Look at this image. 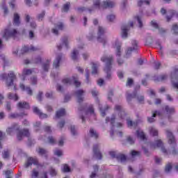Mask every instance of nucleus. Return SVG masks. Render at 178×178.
<instances>
[{
  "label": "nucleus",
  "instance_id": "nucleus-57",
  "mask_svg": "<svg viewBox=\"0 0 178 178\" xmlns=\"http://www.w3.org/2000/svg\"><path fill=\"white\" fill-rule=\"evenodd\" d=\"M117 159L121 162H124V161L127 159V157L124 154H120L117 156Z\"/></svg>",
  "mask_w": 178,
  "mask_h": 178
},
{
  "label": "nucleus",
  "instance_id": "nucleus-62",
  "mask_svg": "<svg viewBox=\"0 0 178 178\" xmlns=\"http://www.w3.org/2000/svg\"><path fill=\"white\" fill-rule=\"evenodd\" d=\"M131 45H132V48L133 49L137 50V47L138 45V42L136 40H131Z\"/></svg>",
  "mask_w": 178,
  "mask_h": 178
},
{
  "label": "nucleus",
  "instance_id": "nucleus-14",
  "mask_svg": "<svg viewBox=\"0 0 178 178\" xmlns=\"http://www.w3.org/2000/svg\"><path fill=\"white\" fill-rule=\"evenodd\" d=\"M102 8V4H101V0H94L93 1V6L91 8L88 9L90 13L91 12H95L97 9H101Z\"/></svg>",
  "mask_w": 178,
  "mask_h": 178
},
{
  "label": "nucleus",
  "instance_id": "nucleus-32",
  "mask_svg": "<svg viewBox=\"0 0 178 178\" xmlns=\"http://www.w3.org/2000/svg\"><path fill=\"white\" fill-rule=\"evenodd\" d=\"M51 66V60H47L46 62H44L42 67L44 70V72H48L49 70V67Z\"/></svg>",
  "mask_w": 178,
  "mask_h": 178
},
{
  "label": "nucleus",
  "instance_id": "nucleus-9",
  "mask_svg": "<svg viewBox=\"0 0 178 178\" xmlns=\"http://www.w3.org/2000/svg\"><path fill=\"white\" fill-rule=\"evenodd\" d=\"M60 41L61 42L58 45H57V49H58V51H62L63 47H65V48L67 49L69 48V36H63L60 39Z\"/></svg>",
  "mask_w": 178,
  "mask_h": 178
},
{
  "label": "nucleus",
  "instance_id": "nucleus-23",
  "mask_svg": "<svg viewBox=\"0 0 178 178\" xmlns=\"http://www.w3.org/2000/svg\"><path fill=\"white\" fill-rule=\"evenodd\" d=\"M36 152H38V155L44 156V158H48V150L42 147H38V149H36Z\"/></svg>",
  "mask_w": 178,
  "mask_h": 178
},
{
  "label": "nucleus",
  "instance_id": "nucleus-45",
  "mask_svg": "<svg viewBox=\"0 0 178 178\" xmlns=\"http://www.w3.org/2000/svg\"><path fill=\"white\" fill-rule=\"evenodd\" d=\"M69 9H70V3H67L63 5L62 12L64 13H67V12H69Z\"/></svg>",
  "mask_w": 178,
  "mask_h": 178
},
{
  "label": "nucleus",
  "instance_id": "nucleus-18",
  "mask_svg": "<svg viewBox=\"0 0 178 178\" xmlns=\"http://www.w3.org/2000/svg\"><path fill=\"white\" fill-rule=\"evenodd\" d=\"M63 56V54H60L56 57V59L53 63V67H55V69H59V67L60 66V60H62Z\"/></svg>",
  "mask_w": 178,
  "mask_h": 178
},
{
  "label": "nucleus",
  "instance_id": "nucleus-44",
  "mask_svg": "<svg viewBox=\"0 0 178 178\" xmlns=\"http://www.w3.org/2000/svg\"><path fill=\"white\" fill-rule=\"evenodd\" d=\"M30 83L31 86H37V83H38V79L35 76H32L30 78Z\"/></svg>",
  "mask_w": 178,
  "mask_h": 178
},
{
  "label": "nucleus",
  "instance_id": "nucleus-51",
  "mask_svg": "<svg viewBox=\"0 0 178 178\" xmlns=\"http://www.w3.org/2000/svg\"><path fill=\"white\" fill-rule=\"evenodd\" d=\"M49 144H51V145H55L56 144V139L54 136H49L48 138Z\"/></svg>",
  "mask_w": 178,
  "mask_h": 178
},
{
  "label": "nucleus",
  "instance_id": "nucleus-33",
  "mask_svg": "<svg viewBox=\"0 0 178 178\" xmlns=\"http://www.w3.org/2000/svg\"><path fill=\"white\" fill-rule=\"evenodd\" d=\"M167 79H168V75L162 74V75H160L159 76L154 77V81L156 83H158L159 81H165V80H166Z\"/></svg>",
  "mask_w": 178,
  "mask_h": 178
},
{
  "label": "nucleus",
  "instance_id": "nucleus-19",
  "mask_svg": "<svg viewBox=\"0 0 178 178\" xmlns=\"http://www.w3.org/2000/svg\"><path fill=\"white\" fill-rule=\"evenodd\" d=\"M115 110L118 112V116L121 118V119H124V116H126V113L124 110H123V107L120 105H115Z\"/></svg>",
  "mask_w": 178,
  "mask_h": 178
},
{
  "label": "nucleus",
  "instance_id": "nucleus-50",
  "mask_svg": "<svg viewBox=\"0 0 178 178\" xmlns=\"http://www.w3.org/2000/svg\"><path fill=\"white\" fill-rule=\"evenodd\" d=\"M135 20H136L138 23V26L140 27V29H141L143 27V21H142V18L140 16L136 15L134 17Z\"/></svg>",
  "mask_w": 178,
  "mask_h": 178
},
{
  "label": "nucleus",
  "instance_id": "nucleus-39",
  "mask_svg": "<svg viewBox=\"0 0 178 178\" xmlns=\"http://www.w3.org/2000/svg\"><path fill=\"white\" fill-rule=\"evenodd\" d=\"M137 94V90H135L133 94L131 93H127V101L130 102L133 98H136Z\"/></svg>",
  "mask_w": 178,
  "mask_h": 178
},
{
  "label": "nucleus",
  "instance_id": "nucleus-54",
  "mask_svg": "<svg viewBox=\"0 0 178 178\" xmlns=\"http://www.w3.org/2000/svg\"><path fill=\"white\" fill-rule=\"evenodd\" d=\"M49 174L51 177H55V176H56V175H58V171H56L55 170V168L51 167V168H50V170H49Z\"/></svg>",
  "mask_w": 178,
  "mask_h": 178
},
{
  "label": "nucleus",
  "instance_id": "nucleus-49",
  "mask_svg": "<svg viewBox=\"0 0 178 178\" xmlns=\"http://www.w3.org/2000/svg\"><path fill=\"white\" fill-rule=\"evenodd\" d=\"M133 51H136V49H134L133 47H128L126 51L125 58H130V56H131V52H133Z\"/></svg>",
  "mask_w": 178,
  "mask_h": 178
},
{
  "label": "nucleus",
  "instance_id": "nucleus-40",
  "mask_svg": "<svg viewBox=\"0 0 178 178\" xmlns=\"http://www.w3.org/2000/svg\"><path fill=\"white\" fill-rule=\"evenodd\" d=\"M164 109H165V112L167 113H169L170 115H172V114L175 113V107H170L169 106H165L164 107Z\"/></svg>",
  "mask_w": 178,
  "mask_h": 178
},
{
  "label": "nucleus",
  "instance_id": "nucleus-41",
  "mask_svg": "<svg viewBox=\"0 0 178 178\" xmlns=\"http://www.w3.org/2000/svg\"><path fill=\"white\" fill-rule=\"evenodd\" d=\"M89 134L90 135V137H93V138H98V132L92 128L90 129Z\"/></svg>",
  "mask_w": 178,
  "mask_h": 178
},
{
  "label": "nucleus",
  "instance_id": "nucleus-53",
  "mask_svg": "<svg viewBox=\"0 0 178 178\" xmlns=\"http://www.w3.org/2000/svg\"><path fill=\"white\" fill-rule=\"evenodd\" d=\"M62 83L65 86H70L72 84V79L70 78H65L63 79Z\"/></svg>",
  "mask_w": 178,
  "mask_h": 178
},
{
  "label": "nucleus",
  "instance_id": "nucleus-48",
  "mask_svg": "<svg viewBox=\"0 0 178 178\" xmlns=\"http://www.w3.org/2000/svg\"><path fill=\"white\" fill-rule=\"evenodd\" d=\"M149 130L152 136H158V129H156L154 127H150Z\"/></svg>",
  "mask_w": 178,
  "mask_h": 178
},
{
  "label": "nucleus",
  "instance_id": "nucleus-35",
  "mask_svg": "<svg viewBox=\"0 0 178 178\" xmlns=\"http://www.w3.org/2000/svg\"><path fill=\"white\" fill-rule=\"evenodd\" d=\"M65 115H66V110H65V108H61L56 111V117L59 118L65 116Z\"/></svg>",
  "mask_w": 178,
  "mask_h": 178
},
{
  "label": "nucleus",
  "instance_id": "nucleus-60",
  "mask_svg": "<svg viewBox=\"0 0 178 178\" xmlns=\"http://www.w3.org/2000/svg\"><path fill=\"white\" fill-rule=\"evenodd\" d=\"M38 175H40V172L35 169H33L31 172V177L32 178H37L38 177Z\"/></svg>",
  "mask_w": 178,
  "mask_h": 178
},
{
  "label": "nucleus",
  "instance_id": "nucleus-27",
  "mask_svg": "<svg viewBox=\"0 0 178 178\" xmlns=\"http://www.w3.org/2000/svg\"><path fill=\"white\" fill-rule=\"evenodd\" d=\"M79 51L77 49H74L71 52V59L72 60H79Z\"/></svg>",
  "mask_w": 178,
  "mask_h": 178
},
{
  "label": "nucleus",
  "instance_id": "nucleus-58",
  "mask_svg": "<svg viewBox=\"0 0 178 178\" xmlns=\"http://www.w3.org/2000/svg\"><path fill=\"white\" fill-rule=\"evenodd\" d=\"M131 155L132 158H136V156H140V155H141V152H137L136 150H132L131 152Z\"/></svg>",
  "mask_w": 178,
  "mask_h": 178
},
{
  "label": "nucleus",
  "instance_id": "nucleus-6",
  "mask_svg": "<svg viewBox=\"0 0 178 178\" xmlns=\"http://www.w3.org/2000/svg\"><path fill=\"white\" fill-rule=\"evenodd\" d=\"M17 33V29L8 26L3 31L2 37L6 40H9V38H12V37H16Z\"/></svg>",
  "mask_w": 178,
  "mask_h": 178
},
{
  "label": "nucleus",
  "instance_id": "nucleus-30",
  "mask_svg": "<svg viewBox=\"0 0 178 178\" xmlns=\"http://www.w3.org/2000/svg\"><path fill=\"white\" fill-rule=\"evenodd\" d=\"M173 16H176L178 18V13H176L175 10L168 11V14L166 17L167 22H170V19L173 17Z\"/></svg>",
  "mask_w": 178,
  "mask_h": 178
},
{
  "label": "nucleus",
  "instance_id": "nucleus-61",
  "mask_svg": "<svg viewBox=\"0 0 178 178\" xmlns=\"http://www.w3.org/2000/svg\"><path fill=\"white\" fill-rule=\"evenodd\" d=\"M143 3H145L146 5H149V0H140L138 2V6H142Z\"/></svg>",
  "mask_w": 178,
  "mask_h": 178
},
{
  "label": "nucleus",
  "instance_id": "nucleus-15",
  "mask_svg": "<svg viewBox=\"0 0 178 178\" xmlns=\"http://www.w3.org/2000/svg\"><path fill=\"white\" fill-rule=\"evenodd\" d=\"M93 153L94 156L97 158V159H102V154L99 152V145L96 144L93 146Z\"/></svg>",
  "mask_w": 178,
  "mask_h": 178
},
{
  "label": "nucleus",
  "instance_id": "nucleus-1",
  "mask_svg": "<svg viewBox=\"0 0 178 178\" xmlns=\"http://www.w3.org/2000/svg\"><path fill=\"white\" fill-rule=\"evenodd\" d=\"M6 131L10 136H13L16 133L18 141H22L24 137H30V131H29V129H20V125L18 124H13L10 127L7 128Z\"/></svg>",
  "mask_w": 178,
  "mask_h": 178
},
{
  "label": "nucleus",
  "instance_id": "nucleus-7",
  "mask_svg": "<svg viewBox=\"0 0 178 178\" xmlns=\"http://www.w3.org/2000/svg\"><path fill=\"white\" fill-rule=\"evenodd\" d=\"M115 119H116V115L115 114H113L111 118H109V117H107L106 118V123H108V122H110L111 124L112 125V127H111L112 131H111V136H113V132L115 131V130H116V129L119 127H122V126H123V124L120 122H118L115 125Z\"/></svg>",
  "mask_w": 178,
  "mask_h": 178
},
{
  "label": "nucleus",
  "instance_id": "nucleus-42",
  "mask_svg": "<svg viewBox=\"0 0 178 178\" xmlns=\"http://www.w3.org/2000/svg\"><path fill=\"white\" fill-rule=\"evenodd\" d=\"M61 170L62 172H63V173H69V172H72L70 167H69V165L67 164L63 165V168H61Z\"/></svg>",
  "mask_w": 178,
  "mask_h": 178
},
{
  "label": "nucleus",
  "instance_id": "nucleus-37",
  "mask_svg": "<svg viewBox=\"0 0 178 178\" xmlns=\"http://www.w3.org/2000/svg\"><path fill=\"white\" fill-rule=\"evenodd\" d=\"M70 129L71 134L72 136H73V137H76L79 136V132H77V129H76V126L71 125Z\"/></svg>",
  "mask_w": 178,
  "mask_h": 178
},
{
  "label": "nucleus",
  "instance_id": "nucleus-28",
  "mask_svg": "<svg viewBox=\"0 0 178 178\" xmlns=\"http://www.w3.org/2000/svg\"><path fill=\"white\" fill-rule=\"evenodd\" d=\"M121 47H122V44H120V42H115L114 48L115 49L117 56H120V55H122V50L120 49Z\"/></svg>",
  "mask_w": 178,
  "mask_h": 178
},
{
  "label": "nucleus",
  "instance_id": "nucleus-43",
  "mask_svg": "<svg viewBox=\"0 0 178 178\" xmlns=\"http://www.w3.org/2000/svg\"><path fill=\"white\" fill-rule=\"evenodd\" d=\"M33 73V70L27 68H24L22 70V76L24 77L26 76H30Z\"/></svg>",
  "mask_w": 178,
  "mask_h": 178
},
{
  "label": "nucleus",
  "instance_id": "nucleus-55",
  "mask_svg": "<svg viewBox=\"0 0 178 178\" xmlns=\"http://www.w3.org/2000/svg\"><path fill=\"white\" fill-rule=\"evenodd\" d=\"M172 163H168V164H166L165 168V173H170V171L172 170Z\"/></svg>",
  "mask_w": 178,
  "mask_h": 178
},
{
  "label": "nucleus",
  "instance_id": "nucleus-13",
  "mask_svg": "<svg viewBox=\"0 0 178 178\" xmlns=\"http://www.w3.org/2000/svg\"><path fill=\"white\" fill-rule=\"evenodd\" d=\"M84 94H86V90L81 89L75 92V95L77 98V102H79V104H81V102L84 101V97H83Z\"/></svg>",
  "mask_w": 178,
  "mask_h": 178
},
{
  "label": "nucleus",
  "instance_id": "nucleus-56",
  "mask_svg": "<svg viewBox=\"0 0 178 178\" xmlns=\"http://www.w3.org/2000/svg\"><path fill=\"white\" fill-rule=\"evenodd\" d=\"M6 178H12L13 177V171L12 170H7L5 172Z\"/></svg>",
  "mask_w": 178,
  "mask_h": 178
},
{
  "label": "nucleus",
  "instance_id": "nucleus-25",
  "mask_svg": "<svg viewBox=\"0 0 178 178\" xmlns=\"http://www.w3.org/2000/svg\"><path fill=\"white\" fill-rule=\"evenodd\" d=\"M17 106L19 109H29L30 108V105L26 102H19Z\"/></svg>",
  "mask_w": 178,
  "mask_h": 178
},
{
  "label": "nucleus",
  "instance_id": "nucleus-16",
  "mask_svg": "<svg viewBox=\"0 0 178 178\" xmlns=\"http://www.w3.org/2000/svg\"><path fill=\"white\" fill-rule=\"evenodd\" d=\"M32 165H38V161L34 158L29 157L24 164V168H30Z\"/></svg>",
  "mask_w": 178,
  "mask_h": 178
},
{
  "label": "nucleus",
  "instance_id": "nucleus-29",
  "mask_svg": "<svg viewBox=\"0 0 178 178\" xmlns=\"http://www.w3.org/2000/svg\"><path fill=\"white\" fill-rule=\"evenodd\" d=\"M157 115H159V111H152V115L151 117H147L148 123H154L155 122V118H156Z\"/></svg>",
  "mask_w": 178,
  "mask_h": 178
},
{
  "label": "nucleus",
  "instance_id": "nucleus-24",
  "mask_svg": "<svg viewBox=\"0 0 178 178\" xmlns=\"http://www.w3.org/2000/svg\"><path fill=\"white\" fill-rule=\"evenodd\" d=\"M166 133L167 137L168 138L169 144H175L176 139H175V136H173V134L169 130H167Z\"/></svg>",
  "mask_w": 178,
  "mask_h": 178
},
{
  "label": "nucleus",
  "instance_id": "nucleus-12",
  "mask_svg": "<svg viewBox=\"0 0 178 178\" xmlns=\"http://www.w3.org/2000/svg\"><path fill=\"white\" fill-rule=\"evenodd\" d=\"M115 1L111 0H104L102 3V8L104 9H112V8H115Z\"/></svg>",
  "mask_w": 178,
  "mask_h": 178
},
{
  "label": "nucleus",
  "instance_id": "nucleus-3",
  "mask_svg": "<svg viewBox=\"0 0 178 178\" xmlns=\"http://www.w3.org/2000/svg\"><path fill=\"white\" fill-rule=\"evenodd\" d=\"M102 62L106 63L104 67V72L106 74V79L107 80H111L112 79V63H113V56H103L101 58Z\"/></svg>",
  "mask_w": 178,
  "mask_h": 178
},
{
  "label": "nucleus",
  "instance_id": "nucleus-2",
  "mask_svg": "<svg viewBox=\"0 0 178 178\" xmlns=\"http://www.w3.org/2000/svg\"><path fill=\"white\" fill-rule=\"evenodd\" d=\"M150 147L151 148H153V149H155V148H161L162 152H163L165 155H173L175 156L178 154V150L175 147H171L168 151L163 147V143L161 140H157L154 143H151Z\"/></svg>",
  "mask_w": 178,
  "mask_h": 178
},
{
  "label": "nucleus",
  "instance_id": "nucleus-21",
  "mask_svg": "<svg viewBox=\"0 0 178 178\" xmlns=\"http://www.w3.org/2000/svg\"><path fill=\"white\" fill-rule=\"evenodd\" d=\"M19 88H21L22 91H26L28 95H33V90H31V88H30V86H25L24 84L20 83Z\"/></svg>",
  "mask_w": 178,
  "mask_h": 178
},
{
  "label": "nucleus",
  "instance_id": "nucleus-47",
  "mask_svg": "<svg viewBox=\"0 0 178 178\" xmlns=\"http://www.w3.org/2000/svg\"><path fill=\"white\" fill-rule=\"evenodd\" d=\"M8 98H9V99H14V101L19 100V96H17V94L8 93Z\"/></svg>",
  "mask_w": 178,
  "mask_h": 178
},
{
  "label": "nucleus",
  "instance_id": "nucleus-38",
  "mask_svg": "<svg viewBox=\"0 0 178 178\" xmlns=\"http://www.w3.org/2000/svg\"><path fill=\"white\" fill-rule=\"evenodd\" d=\"M92 74H98V64L92 63Z\"/></svg>",
  "mask_w": 178,
  "mask_h": 178
},
{
  "label": "nucleus",
  "instance_id": "nucleus-11",
  "mask_svg": "<svg viewBox=\"0 0 178 178\" xmlns=\"http://www.w3.org/2000/svg\"><path fill=\"white\" fill-rule=\"evenodd\" d=\"M29 38H34L35 35H34V31L35 29H37V24L35 22L32 21L29 24Z\"/></svg>",
  "mask_w": 178,
  "mask_h": 178
},
{
  "label": "nucleus",
  "instance_id": "nucleus-46",
  "mask_svg": "<svg viewBox=\"0 0 178 178\" xmlns=\"http://www.w3.org/2000/svg\"><path fill=\"white\" fill-rule=\"evenodd\" d=\"M10 156V152H9V150L6 149L4 150L2 153V157L3 159H9V157Z\"/></svg>",
  "mask_w": 178,
  "mask_h": 178
},
{
  "label": "nucleus",
  "instance_id": "nucleus-10",
  "mask_svg": "<svg viewBox=\"0 0 178 178\" xmlns=\"http://www.w3.org/2000/svg\"><path fill=\"white\" fill-rule=\"evenodd\" d=\"M65 29V24L63 22H58L55 25V28L51 29V33L55 35H58L59 34L58 30H63Z\"/></svg>",
  "mask_w": 178,
  "mask_h": 178
},
{
  "label": "nucleus",
  "instance_id": "nucleus-31",
  "mask_svg": "<svg viewBox=\"0 0 178 178\" xmlns=\"http://www.w3.org/2000/svg\"><path fill=\"white\" fill-rule=\"evenodd\" d=\"M170 77L172 79V81H174V80H176V79H178V69L174 68L173 70L171 72Z\"/></svg>",
  "mask_w": 178,
  "mask_h": 178
},
{
  "label": "nucleus",
  "instance_id": "nucleus-22",
  "mask_svg": "<svg viewBox=\"0 0 178 178\" xmlns=\"http://www.w3.org/2000/svg\"><path fill=\"white\" fill-rule=\"evenodd\" d=\"M13 24L14 26H20V15L17 13H15L13 19Z\"/></svg>",
  "mask_w": 178,
  "mask_h": 178
},
{
  "label": "nucleus",
  "instance_id": "nucleus-64",
  "mask_svg": "<svg viewBox=\"0 0 178 178\" xmlns=\"http://www.w3.org/2000/svg\"><path fill=\"white\" fill-rule=\"evenodd\" d=\"M172 31H174V34H178V25L175 24L172 28Z\"/></svg>",
  "mask_w": 178,
  "mask_h": 178
},
{
  "label": "nucleus",
  "instance_id": "nucleus-59",
  "mask_svg": "<svg viewBox=\"0 0 178 178\" xmlns=\"http://www.w3.org/2000/svg\"><path fill=\"white\" fill-rule=\"evenodd\" d=\"M136 133H137L138 137L139 138H140V140H145V135L144 134V132L137 131Z\"/></svg>",
  "mask_w": 178,
  "mask_h": 178
},
{
  "label": "nucleus",
  "instance_id": "nucleus-17",
  "mask_svg": "<svg viewBox=\"0 0 178 178\" xmlns=\"http://www.w3.org/2000/svg\"><path fill=\"white\" fill-rule=\"evenodd\" d=\"M40 49H41V48L35 47L34 46H31L30 48H29V47H27V46H24V47H22V49L21 50V54H26V52H29V51L34 52L35 51H40Z\"/></svg>",
  "mask_w": 178,
  "mask_h": 178
},
{
  "label": "nucleus",
  "instance_id": "nucleus-36",
  "mask_svg": "<svg viewBox=\"0 0 178 178\" xmlns=\"http://www.w3.org/2000/svg\"><path fill=\"white\" fill-rule=\"evenodd\" d=\"M127 124L128 127H136L138 126V121L133 122L131 120H127Z\"/></svg>",
  "mask_w": 178,
  "mask_h": 178
},
{
  "label": "nucleus",
  "instance_id": "nucleus-8",
  "mask_svg": "<svg viewBox=\"0 0 178 178\" xmlns=\"http://www.w3.org/2000/svg\"><path fill=\"white\" fill-rule=\"evenodd\" d=\"M134 26V23L133 22H130L127 24H124L121 26V37L123 40H127L129 37V31H130V27H133Z\"/></svg>",
  "mask_w": 178,
  "mask_h": 178
},
{
  "label": "nucleus",
  "instance_id": "nucleus-26",
  "mask_svg": "<svg viewBox=\"0 0 178 178\" xmlns=\"http://www.w3.org/2000/svg\"><path fill=\"white\" fill-rule=\"evenodd\" d=\"M23 116H27V114L21 113H12L8 115V119H17V118H23Z\"/></svg>",
  "mask_w": 178,
  "mask_h": 178
},
{
  "label": "nucleus",
  "instance_id": "nucleus-34",
  "mask_svg": "<svg viewBox=\"0 0 178 178\" xmlns=\"http://www.w3.org/2000/svg\"><path fill=\"white\" fill-rule=\"evenodd\" d=\"M136 99L138 101L139 104H144L145 98L144 95L140 94L136 91Z\"/></svg>",
  "mask_w": 178,
  "mask_h": 178
},
{
  "label": "nucleus",
  "instance_id": "nucleus-52",
  "mask_svg": "<svg viewBox=\"0 0 178 178\" xmlns=\"http://www.w3.org/2000/svg\"><path fill=\"white\" fill-rule=\"evenodd\" d=\"M54 154L56 156H63V151H62L61 149H56L54 151Z\"/></svg>",
  "mask_w": 178,
  "mask_h": 178
},
{
  "label": "nucleus",
  "instance_id": "nucleus-63",
  "mask_svg": "<svg viewBox=\"0 0 178 178\" xmlns=\"http://www.w3.org/2000/svg\"><path fill=\"white\" fill-rule=\"evenodd\" d=\"M56 90L58 91V92H64L65 91L63 86H62L60 84H57Z\"/></svg>",
  "mask_w": 178,
  "mask_h": 178
},
{
  "label": "nucleus",
  "instance_id": "nucleus-5",
  "mask_svg": "<svg viewBox=\"0 0 178 178\" xmlns=\"http://www.w3.org/2000/svg\"><path fill=\"white\" fill-rule=\"evenodd\" d=\"M106 29L105 28L99 26L97 29V41L98 42H100L103 44L104 47H105V44L108 42V40L106 39V37L104 35L105 34Z\"/></svg>",
  "mask_w": 178,
  "mask_h": 178
},
{
  "label": "nucleus",
  "instance_id": "nucleus-20",
  "mask_svg": "<svg viewBox=\"0 0 178 178\" xmlns=\"http://www.w3.org/2000/svg\"><path fill=\"white\" fill-rule=\"evenodd\" d=\"M33 113L38 115V116H40L41 119H47V118H48V115L45 113H42V112H41V110H40L38 107L34 106L33 108Z\"/></svg>",
  "mask_w": 178,
  "mask_h": 178
},
{
  "label": "nucleus",
  "instance_id": "nucleus-4",
  "mask_svg": "<svg viewBox=\"0 0 178 178\" xmlns=\"http://www.w3.org/2000/svg\"><path fill=\"white\" fill-rule=\"evenodd\" d=\"M1 79L6 81V85L7 87H12L13 86V81L16 80V74L13 72H10L8 74H2Z\"/></svg>",
  "mask_w": 178,
  "mask_h": 178
}]
</instances>
